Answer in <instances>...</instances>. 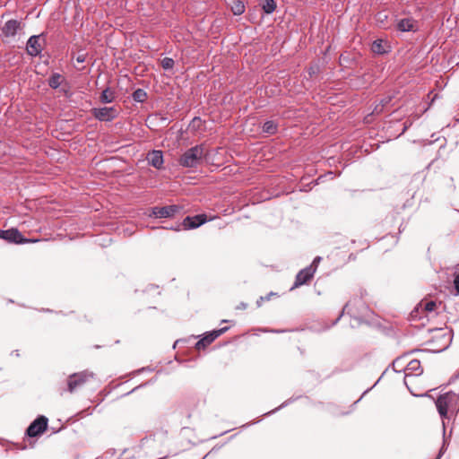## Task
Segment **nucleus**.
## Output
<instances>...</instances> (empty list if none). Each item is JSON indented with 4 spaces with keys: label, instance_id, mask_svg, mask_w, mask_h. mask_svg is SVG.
Listing matches in <instances>:
<instances>
[{
    "label": "nucleus",
    "instance_id": "obj_1",
    "mask_svg": "<svg viewBox=\"0 0 459 459\" xmlns=\"http://www.w3.org/2000/svg\"><path fill=\"white\" fill-rule=\"evenodd\" d=\"M205 148L203 144L195 145L186 151L179 159V164L185 168H196L201 164Z\"/></svg>",
    "mask_w": 459,
    "mask_h": 459
},
{
    "label": "nucleus",
    "instance_id": "obj_2",
    "mask_svg": "<svg viewBox=\"0 0 459 459\" xmlns=\"http://www.w3.org/2000/svg\"><path fill=\"white\" fill-rule=\"evenodd\" d=\"M458 400L459 396L453 392L446 393L437 399L436 406L441 418H447L448 411L454 412L457 410Z\"/></svg>",
    "mask_w": 459,
    "mask_h": 459
},
{
    "label": "nucleus",
    "instance_id": "obj_3",
    "mask_svg": "<svg viewBox=\"0 0 459 459\" xmlns=\"http://www.w3.org/2000/svg\"><path fill=\"white\" fill-rule=\"evenodd\" d=\"M452 342V331L447 328H438L432 330L431 342L436 347L437 351H442L449 347Z\"/></svg>",
    "mask_w": 459,
    "mask_h": 459
},
{
    "label": "nucleus",
    "instance_id": "obj_4",
    "mask_svg": "<svg viewBox=\"0 0 459 459\" xmlns=\"http://www.w3.org/2000/svg\"><path fill=\"white\" fill-rule=\"evenodd\" d=\"M368 312L369 309L364 306L360 299L350 300L349 302L346 303L342 314L333 322V324H335L344 313H347L354 316L355 318L362 319L363 317L368 316Z\"/></svg>",
    "mask_w": 459,
    "mask_h": 459
},
{
    "label": "nucleus",
    "instance_id": "obj_5",
    "mask_svg": "<svg viewBox=\"0 0 459 459\" xmlns=\"http://www.w3.org/2000/svg\"><path fill=\"white\" fill-rule=\"evenodd\" d=\"M91 114L99 121L110 122L118 117L119 111L115 107L94 108Z\"/></svg>",
    "mask_w": 459,
    "mask_h": 459
},
{
    "label": "nucleus",
    "instance_id": "obj_6",
    "mask_svg": "<svg viewBox=\"0 0 459 459\" xmlns=\"http://www.w3.org/2000/svg\"><path fill=\"white\" fill-rule=\"evenodd\" d=\"M94 375L89 371H82L79 373H74L69 377L68 379V391L73 393L77 388L81 387L90 379L93 378Z\"/></svg>",
    "mask_w": 459,
    "mask_h": 459
},
{
    "label": "nucleus",
    "instance_id": "obj_7",
    "mask_svg": "<svg viewBox=\"0 0 459 459\" xmlns=\"http://www.w3.org/2000/svg\"><path fill=\"white\" fill-rule=\"evenodd\" d=\"M181 207L177 204L168 205V206H155L151 210L150 216L155 218H171L174 217L177 213L180 212Z\"/></svg>",
    "mask_w": 459,
    "mask_h": 459
},
{
    "label": "nucleus",
    "instance_id": "obj_8",
    "mask_svg": "<svg viewBox=\"0 0 459 459\" xmlns=\"http://www.w3.org/2000/svg\"><path fill=\"white\" fill-rule=\"evenodd\" d=\"M48 426V419L45 416L38 417L26 430V434L29 437H34L42 434Z\"/></svg>",
    "mask_w": 459,
    "mask_h": 459
},
{
    "label": "nucleus",
    "instance_id": "obj_9",
    "mask_svg": "<svg viewBox=\"0 0 459 459\" xmlns=\"http://www.w3.org/2000/svg\"><path fill=\"white\" fill-rule=\"evenodd\" d=\"M315 273L316 267L314 265H309L300 270L296 276L292 288H298L303 284L307 283L313 278Z\"/></svg>",
    "mask_w": 459,
    "mask_h": 459
},
{
    "label": "nucleus",
    "instance_id": "obj_10",
    "mask_svg": "<svg viewBox=\"0 0 459 459\" xmlns=\"http://www.w3.org/2000/svg\"><path fill=\"white\" fill-rule=\"evenodd\" d=\"M228 329H229V327H222L221 329L213 330V331L208 333L204 338H202L195 343V348L197 350L204 349L206 346L211 344L216 338H218L222 333L227 332Z\"/></svg>",
    "mask_w": 459,
    "mask_h": 459
},
{
    "label": "nucleus",
    "instance_id": "obj_11",
    "mask_svg": "<svg viewBox=\"0 0 459 459\" xmlns=\"http://www.w3.org/2000/svg\"><path fill=\"white\" fill-rule=\"evenodd\" d=\"M27 52L31 56H39L42 51L41 38L39 35L31 36L26 46Z\"/></svg>",
    "mask_w": 459,
    "mask_h": 459
},
{
    "label": "nucleus",
    "instance_id": "obj_12",
    "mask_svg": "<svg viewBox=\"0 0 459 459\" xmlns=\"http://www.w3.org/2000/svg\"><path fill=\"white\" fill-rule=\"evenodd\" d=\"M0 234L3 239H5L9 242L21 244L29 241L22 237V235L17 229L13 228L10 230H3L0 232Z\"/></svg>",
    "mask_w": 459,
    "mask_h": 459
},
{
    "label": "nucleus",
    "instance_id": "obj_13",
    "mask_svg": "<svg viewBox=\"0 0 459 459\" xmlns=\"http://www.w3.org/2000/svg\"><path fill=\"white\" fill-rule=\"evenodd\" d=\"M205 222L206 215L204 214H199L193 217L186 216L182 222V226L186 230L196 229Z\"/></svg>",
    "mask_w": 459,
    "mask_h": 459
},
{
    "label": "nucleus",
    "instance_id": "obj_14",
    "mask_svg": "<svg viewBox=\"0 0 459 459\" xmlns=\"http://www.w3.org/2000/svg\"><path fill=\"white\" fill-rule=\"evenodd\" d=\"M422 368L420 366V361L418 359H411L408 362L406 368H404L405 378L409 376H420L422 373Z\"/></svg>",
    "mask_w": 459,
    "mask_h": 459
},
{
    "label": "nucleus",
    "instance_id": "obj_15",
    "mask_svg": "<svg viewBox=\"0 0 459 459\" xmlns=\"http://www.w3.org/2000/svg\"><path fill=\"white\" fill-rule=\"evenodd\" d=\"M371 50L375 54L384 55L390 51V46L386 41L378 39L373 41Z\"/></svg>",
    "mask_w": 459,
    "mask_h": 459
},
{
    "label": "nucleus",
    "instance_id": "obj_16",
    "mask_svg": "<svg viewBox=\"0 0 459 459\" xmlns=\"http://www.w3.org/2000/svg\"><path fill=\"white\" fill-rule=\"evenodd\" d=\"M20 28V22L16 20H9L4 25L2 31L6 37L14 36Z\"/></svg>",
    "mask_w": 459,
    "mask_h": 459
},
{
    "label": "nucleus",
    "instance_id": "obj_17",
    "mask_svg": "<svg viewBox=\"0 0 459 459\" xmlns=\"http://www.w3.org/2000/svg\"><path fill=\"white\" fill-rule=\"evenodd\" d=\"M416 22L411 18H403L397 23V29L403 32L415 30Z\"/></svg>",
    "mask_w": 459,
    "mask_h": 459
},
{
    "label": "nucleus",
    "instance_id": "obj_18",
    "mask_svg": "<svg viewBox=\"0 0 459 459\" xmlns=\"http://www.w3.org/2000/svg\"><path fill=\"white\" fill-rule=\"evenodd\" d=\"M148 159L150 163L156 169H160L163 163L162 152L160 151H153Z\"/></svg>",
    "mask_w": 459,
    "mask_h": 459
},
{
    "label": "nucleus",
    "instance_id": "obj_19",
    "mask_svg": "<svg viewBox=\"0 0 459 459\" xmlns=\"http://www.w3.org/2000/svg\"><path fill=\"white\" fill-rule=\"evenodd\" d=\"M115 100V92L110 88H106L100 94V100L102 103L108 104L113 102Z\"/></svg>",
    "mask_w": 459,
    "mask_h": 459
},
{
    "label": "nucleus",
    "instance_id": "obj_20",
    "mask_svg": "<svg viewBox=\"0 0 459 459\" xmlns=\"http://www.w3.org/2000/svg\"><path fill=\"white\" fill-rule=\"evenodd\" d=\"M437 307V303L433 300L420 302L416 307V311L418 312L420 309L426 313L433 312Z\"/></svg>",
    "mask_w": 459,
    "mask_h": 459
},
{
    "label": "nucleus",
    "instance_id": "obj_21",
    "mask_svg": "<svg viewBox=\"0 0 459 459\" xmlns=\"http://www.w3.org/2000/svg\"><path fill=\"white\" fill-rule=\"evenodd\" d=\"M277 129L278 125L273 120L264 122L262 127L263 132L268 134H274L277 132Z\"/></svg>",
    "mask_w": 459,
    "mask_h": 459
},
{
    "label": "nucleus",
    "instance_id": "obj_22",
    "mask_svg": "<svg viewBox=\"0 0 459 459\" xmlns=\"http://www.w3.org/2000/svg\"><path fill=\"white\" fill-rule=\"evenodd\" d=\"M230 7L235 15L242 14L246 9L245 2H231Z\"/></svg>",
    "mask_w": 459,
    "mask_h": 459
},
{
    "label": "nucleus",
    "instance_id": "obj_23",
    "mask_svg": "<svg viewBox=\"0 0 459 459\" xmlns=\"http://www.w3.org/2000/svg\"><path fill=\"white\" fill-rule=\"evenodd\" d=\"M133 100L136 102H144L147 99V93L143 89H137L133 92Z\"/></svg>",
    "mask_w": 459,
    "mask_h": 459
},
{
    "label": "nucleus",
    "instance_id": "obj_24",
    "mask_svg": "<svg viewBox=\"0 0 459 459\" xmlns=\"http://www.w3.org/2000/svg\"><path fill=\"white\" fill-rule=\"evenodd\" d=\"M61 82H62L61 74H53L48 79V85L53 89H56L60 86Z\"/></svg>",
    "mask_w": 459,
    "mask_h": 459
},
{
    "label": "nucleus",
    "instance_id": "obj_25",
    "mask_svg": "<svg viewBox=\"0 0 459 459\" xmlns=\"http://www.w3.org/2000/svg\"><path fill=\"white\" fill-rule=\"evenodd\" d=\"M174 64H175L174 60L170 57H164L161 60V66L165 70L172 69L174 66Z\"/></svg>",
    "mask_w": 459,
    "mask_h": 459
},
{
    "label": "nucleus",
    "instance_id": "obj_26",
    "mask_svg": "<svg viewBox=\"0 0 459 459\" xmlns=\"http://www.w3.org/2000/svg\"><path fill=\"white\" fill-rule=\"evenodd\" d=\"M276 9V2H264L263 10L266 13H272Z\"/></svg>",
    "mask_w": 459,
    "mask_h": 459
},
{
    "label": "nucleus",
    "instance_id": "obj_27",
    "mask_svg": "<svg viewBox=\"0 0 459 459\" xmlns=\"http://www.w3.org/2000/svg\"><path fill=\"white\" fill-rule=\"evenodd\" d=\"M420 117V115H414V116H410L404 122V128H403V132L405 130H407L411 125L412 123L418 119Z\"/></svg>",
    "mask_w": 459,
    "mask_h": 459
},
{
    "label": "nucleus",
    "instance_id": "obj_28",
    "mask_svg": "<svg viewBox=\"0 0 459 459\" xmlns=\"http://www.w3.org/2000/svg\"><path fill=\"white\" fill-rule=\"evenodd\" d=\"M454 284H455V290H456V292L459 294V274H457V275L455 277Z\"/></svg>",
    "mask_w": 459,
    "mask_h": 459
},
{
    "label": "nucleus",
    "instance_id": "obj_29",
    "mask_svg": "<svg viewBox=\"0 0 459 459\" xmlns=\"http://www.w3.org/2000/svg\"><path fill=\"white\" fill-rule=\"evenodd\" d=\"M85 59H86V56L84 54H80L76 56V61L78 63H84L85 62Z\"/></svg>",
    "mask_w": 459,
    "mask_h": 459
},
{
    "label": "nucleus",
    "instance_id": "obj_30",
    "mask_svg": "<svg viewBox=\"0 0 459 459\" xmlns=\"http://www.w3.org/2000/svg\"><path fill=\"white\" fill-rule=\"evenodd\" d=\"M321 261V257L320 256H316L315 257V259L313 260L312 264L310 265H314L316 267V269L317 268L318 266V264L320 263Z\"/></svg>",
    "mask_w": 459,
    "mask_h": 459
},
{
    "label": "nucleus",
    "instance_id": "obj_31",
    "mask_svg": "<svg viewBox=\"0 0 459 459\" xmlns=\"http://www.w3.org/2000/svg\"><path fill=\"white\" fill-rule=\"evenodd\" d=\"M444 449H445V444L443 445V446L436 459H440V457L442 456V454L444 452Z\"/></svg>",
    "mask_w": 459,
    "mask_h": 459
},
{
    "label": "nucleus",
    "instance_id": "obj_32",
    "mask_svg": "<svg viewBox=\"0 0 459 459\" xmlns=\"http://www.w3.org/2000/svg\"><path fill=\"white\" fill-rule=\"evenodd\" d=\"M382 108H379L378 106H376L375 109H374V113H380L382 111Z\"/></svg>",
    "mask_w": 459,
    "mask_h": 459
},
{
    "label": "nucleus",
    "instance_id": "obj_33",
    "mask_svg": "<svg viewBox=\"0 0 459 459\" xmlns=\"http://www.w3.org/2000/svg\"><path fill=\"white\" fill-rule=\"evenodd\" d=\"M389 100H386V99L382 100H381L382 108H383L385 104H387V103L389 102Z\"/></svg>",
    "mask_w": 459,
    "mask_h": 459
},
{
    "label": "nucleus",
    "instance_id": "obj_34",
    "mask_svg": "<svg viewBox=\"0 0 459 459\" xmlns=\"http://www.w3.org/2000/svg\"><path fill=\"white\" fill-rule=\"evenodd\" d=\"M180 227H181V225H180V224H178L176 227L171 228V230H176V231H178V230H180Z\"/></svg>",
    "mask_w": 459,
    "mask_h": 459
},
{
    "label": "nucleus",
    "instance_id": "obj_35",
    "mask_svg": "<svg viewBox=\"0 0 459 459\" xmlns=\"http://www.w3.org/2000/svg\"><path fill=\"white\" fill-rule=\"evenodd\" d=\"M246 307H247V304H245V303H241V304L238 307V308H243V309H244V308H246Z\"/></svg>",
    "mask_w": 459,
    "mask_h": 459
},
{
    "label": "nucleus",
    "instance_id": "obj_36",
    "mask_svg": "<svg viewBox=\"0 0 459 459\" xmlns=\"http://www.w3.org/2000/svg\"><path fill=\"white\" fill-rule=\"evenodd\" d=\"M196 122H201V119L199 117H195L193 119V123L195 124Z\"/></svg>",
    "mask_w": 459,
    "mask_h": 459
}]
</instances>
